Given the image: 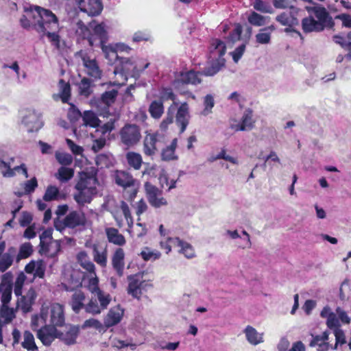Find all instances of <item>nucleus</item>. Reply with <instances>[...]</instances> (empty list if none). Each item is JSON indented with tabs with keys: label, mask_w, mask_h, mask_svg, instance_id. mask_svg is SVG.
<instances>
[{
	"label": "nucleus",
	"mask_w": 351,
	"mask_h": 351,
	"mask_svg": "<svg viewBox=\"0 0 351 351\" xmlns=\"http://www.w3.org/2000/svg\"><path fill=\"white\" fill-rule=\"evenodd\" d=\"M309 12L313 14L304 18L302 20V27L305 33L320 32L325 27H332L334 21L326 9L322 6L311 8Z\"/></svg>",
	"instance_id": "1"
},
{
	"label": "nucleus",
	"mask_w": 351,
	"mask_h": 351,
	"mask_svg": "<svg viewBox=\"0 0 351 351\" xmlns=\"http://www.w3.org/2000/svg\"><path fill=\"white\" fill-rule=\"evenodd\" d=\"M29 16L34 19L33 28L38 33H45L47 31H59V21L58 17L51 10L34 5V8Z\"/></svg>",
	"instance_id": "2"
},
{
	"label": "nucleus",
	"mask_w": 351,
	"mask_h": 351,
	"mask_svg": "<svg viewBox=\"0 0 351 351\" xmlns=\"http://www.w3.org/2000/svg\"><path fill=\"white\" fill-rule=\"evenodd\" d=\"M97 180L93 175L82 172L80 176V180L75 184L77 192L73 194V198L80 206L89 204L93 195L97 193Z\"/></svg>",
	"instance_id": "3"
},
{
	"label": "nucleus",
	"mask_w": 351,
	"mask_h": 351,
	"mask_svg": "<svg viewBox=\"0 0 351 351\" xmlns=\"http://www.w3.org/2000/svg\"><path fill=\"white\" fill-rule=\"evenodd\" d=\"M149 62H145L142 66L141 65H134L131 59L129 58H121L119 63L114 70V75H119L123 81L128 80V76H134L138 75L145 69L148 68Z\"/></svg>",
	"instance_id": "4"
},
{
	"label": "nucleus",
	"mask_w": 351,
	"mask_h": 351,
	"mask_svg": "<svg viewBox=\"0 0 351 351\" xmlns=\"http://www.w3.org/2000/svg\"><path fill=\"white\" fill-rule=\"evenodd\" d=\"M121 142L128 148L137 145L141 138V130L136 124H126L119 132Z\"/></svg>",
	"instance_id": "5"
},
{
	"label": "nucleus",
	"mask_w": 351,
	"mask_h": 351,
	"mask_svg": "<svg viewBox=\"0 0 351 351\" xmlns=\"http://www.w3.org/2000/svg\"><path fill=\"white\" fill-rule=\"evenodd\" d=\"M86 223V218L84 213L74 210L66 215L62 221H56L55 228L57 230L62 232L66 228H75L85 226Z\"/></svg>",
	"instance_id": "6"
},
{
	"label": "nucleus",
	"mask_w": 351,
	"mask_h": 351,
	"mask_svg": "<svg viewBox=\"0 0 351 351\" xmlns=\"http://www.w3.org/2000/svg\"><path fill=\"white\" fill-rule=\"evenodd\" d=\"M47 314V323L51 326H61L64 323L63 306L58 303L51 304L49 307H42Z\"/></svg>",
	"instance_id": "7"
},
{
	"label": "nucleus",
	"mask_w": 351,
	"mask_h": 351,
	"mask_svg": "<svg viewBox=\"0 0 351 351\" xmlns=\"http://www.w3.org/2000/svg\"><path fill=\"white\" fill-rule=\"evenodd\" d=\"M146 197L149 204L154 208H160L167 205V199L162 196V190L146 182L144 184Z\"/></svg>",
	"instance_id": "8"
},
{
	"label": "nucleus",
	"mask_w": 351,
	"mask_h": 351,
	"mask_svg": "<svg viewBox=\"0 0 351 351\" xmlns=\"http://www.w3.org/2000/svg\"><path fill=\"white\" fill-rule=\"evenodd\" d=\"M70 3L76 5L82 12L90 16L99 15L103 6L100 0H66Z\"/></svg>",
	"instance_id": "9"
},
{
	"label": "nucleus",
	"mask_w": 351,
	"mask_h": 351,
	"mask_svg": "<svg viewBox=\"0 0 351 351\" xmlns=\"http://www.w3.org/2000/svg\"><path fill=\"white\" fill-rule=\"evenodd\" d=\"M40 113L34 110H28L23 117L22 123L29 132H37L43 126Z\"/></svg>",
	"instance_id": "10"
},
{
	"label": "nucleus",
	"mask_w": 351,
	"mask_h": 351,
	"mask_svg": "<svg viewBox=\"0 0 351 351\" xmlns=\"http://www.w3.org/2000/svg\"><path fill=\"white\" fill-rule=\"evenodd\" d=\"M128 293L134 298L140 300L147 284L143 280V276L140 274L130 275L128 277Z\"/></svg>",
	"instance_id": "11"
},
{
	"label": "nucleus",
	"mask_w": 351,
	"mask_h": 351,
	"mask_svg": "<svg viewBox=\"0 0 351 351\" xmlns=\"http://www.w3.org/2000/svg\"><path fill=\"white\" fill-rule=\"evenodd\" d=\"M79 326H66L63 331L57 330L56 337L60 339L66 345H73L76 343V339L80 333Z\"/></svg>",
	"instance_id": "12"
},
{
	"label": "nucleus",
	"mask_w": 351,
	"mask_h": 351,
	"mask_svg": "<svg viewBox=\"0 0 351 351\" xmlns=\"http://www.w3.org/2000/svg\"><path fill=\"white\" fill-rule=\"evenodd\" d=\"M12 274L7 272L3 275L0 284V293H1L2 305H8L12 298Z\"/></svg>",
	"instance_id": "13"
},
{
	"label": "nucleus",
	"mask_w": 351,
	"mask_h": 351,
	"mask_svg": "<svg viewBox=\"0 0 351 351\" xmlns=\"http://www.w3.org/2000/svg\"><path fill=\"white\" fill-rule=\"evenodd\" d=\"M202 75V72H195L192 70L180 73L176 78L174 85L178 86L180 84L196 85L200 84L202 82L200 75Z\"/></svg>",
	"instance_id": "14"
},
{
	"label": "nucleus",
	"mask_w": 351,
	"mask_h": 351,
	"mask_svg": "<svg viewBox=\"0 0 351 351\" xmlns=\"http://www.w3.org/2000/svg\"><path fill=\"white\" fill-rule=\"evenodd\" d=\"M124 309L120 305L112 307L104 318L105 328H108L118 324L122 319Z\"/></svg>",
	"instance_id": "15"
},
{
	"label": "nucleus",
	"mask_w": 351,
	"mask_h": 351,
	"mask_svg": "<svg viewBox=\"0 0 351 351\" xmlns=\"http://www.w3.org/2000/svg\"><path fill=\"white\" fill-rule=\"evenodd\" d=\"M226 51L225 43L219 40L215 39L212 41L209 50V59L210 62H218L223 58Z\"/></svg>",
	"instance_id": "16"
},
{
	"label": "nucleus",
	"mask_w": 351,
	"mask_h": 351,
	"mask_svg": "<svg viewBox=\"0 0 351 351\" xmlns=\"http://www.w3.org/2000/svg\"><path fill=\"white\" fill-rule=\"evenodd\" d=\"M190 119L189 108L187 103H182L178 108L176 122L178 126L180 128V132L182 133L185 131Z\"/></svg>",
	"instance_id": "17"
},
{
	"label": "nucleus",
	"mask_w": 351,
	"mask_h": 351,
	"mask_svg": "<svg viewBox=\"0 0 351 351\" xmlns=\"http://www.w3.org/2000/svg\"><path fill=\"white\" fill-rule=\"evenodd\" d=\"M73 29L79 39H87L89 45L91 47L94 46V38L91 27H90V23L88 25H86L83 21L79 20L75 24Z\"/></svg>",
	"instance_id": "18"
},
{
	"label": "nucleus",
	"mask_w": 351,
	"mask_h": 351,
	"mask_svg": "<svg viewBox=\"0 0 351 351\" xmlns=\"http://www.w3.org/2000/svg\"><path fill=\"white\" fill-rule=\"evenodd\" d=\"M83 65L85 67L86 73L95 80H99L102 75V71L100 69L97 61L90 59L87 56L82 58Z\"/></svg>",
	"instance_id": "19"
},
{
	"label": "nucleus",
	"mask_w": 351,
	"mask_h": 351,
	"mask_svg": "<svg viewBox=\"0 0 351 351\" xmlns=\"http://www.w3.org/2000/svg\"><path fill=\"white\" fill-rule=\"evenodd\" d=\"M158 134H147L143 141V153L147 156H153L158 152Z\"/></svg>",
	"instance_id": "20"
},
{
	"label": "nucleus",
	"mask_w": 351,
	"mask_h": 351,
	"mask_svg": "<svg viewBox=\"0 0 351 351\" xmlns=\"http://www.w3.org/2000/svg\"><path fill=\"white\" fill-rule=\"evenodd\" d=\"M57 329L50 325L38 330L36 336L45 346H49L56 337Z\"/></svg>",
	"instance_id": "21"
},
{
	"label": "nucleus",
	"mask_w": 351,
	"mask_h": 351,
	"mask_svg": "<svg viewBox=\"0 0 351 351\" xmlns=\"http://www.w3.org/2000/svg\"><path fill=\"white\" fill-rule=\"evenodd\" d=\"M90 27H91L92 34L94 38V45H95L96 39L99 40V45H104L107 40L106 27L104 23L97 24L96 21H93L90 22Z\"/></svg>",
	"instance_id": "22"
},
{
	"label": "nucleus",
	"mask_w": 351,
	"mask_h": 351,
	"mask_svg": "<svg viewBox=\"0 0 351 351\" xmlns=\"http://www.w3.org/2000/svg\"><path fill=\"white\" fill-rule=\"evenodd\" d=\"M113 177L115 183L125 189L133 186L136 182L132 176L125 171H116Z\"/></svg>",
	"instance_id": "23"
},
{
	"label": "nucleus",
	"mask_w": 351,
	"mask_h": 351,
	"mask_svg": "<svg viewBox=\"0 0 351 351\" xmlns=\"http://www.w3.org/2000/svg\"><path fill=\"white\" fill-rule=\"evenodd\" d=\"M169 241L173 243L175 246L180 247V253H182L187 258H192L195 256V250L193 246L188 242L181 240L178 237H169Z\"/></svg>",
	"instance_id": "24"
},
{
	"label": "nucleus",
	"mask_w": 351,
	"mask_h": 351,
	"mask_svg": "<svg viewBox=\"0 0 351 351\" xmlns=\"http://www.w3.org/2000/svg\"><path fill=\"white\" fill-rule=\"evenodd\" d=\"M125 253L122 248H117L112 257V265L119 276H122L125 266Z\"/></svg>",
	"instance_id": "25"
},
{
	"label": "nucleus",
	"mask_w": 351,
	"mask_h": 351,
	"mask_svg": "<svg viewBox=\"0 0 351 351\" xmlns=\"http://www.w3.org/2000/svg\"><path fill=\"white\" fill-rule=\"evenodd\" d=\"M16 255V247H10L8 249L7 252L0 257V272L5 271L12 266Z\"/></svg>",
	"instance_id": "26"
},
{
	"label": "nucleus",
	"mask_w": 351,
	"mask_h": 351,
	"mask_svg": "<svg viewBox=\"0 0 351 351\" xmlns=\"http://www.w3.org/2000/svg\"><path fill=\"white\" fill-rule=\"evenodd\" d=\"M337 315L336 312H332L328 306H324L320 313V316L322 318H326V325L330 329L339 328L340 323Z\"/></svg>",
	"instance_id": "27"
},
{
	"label": "nucleus",
	"mask_w": 351,
	"mask_h": 351,
	"mask_svg": "<svg viewBox=\"0 0 351 351\" xmlns=\"http://www.w3.org/2000/svg\"><path fill=\"white\" fill-rule=\"evenodd\" d=\"M93 260L100 266L106 267L107 264V251L99 244L94 243L91 246Z\"/></svg>",
	"instance_id": "28"
},
{
	"label": "nucleus",
	"mask_w": 351,
	"mask_h": 351,
	"mask_svg": "<svg viewBox=\"0 0 351 351\" xmlns=\"http://www.w3.org/2000/svg\"><path fill=\"white\" fill-rule=\"evenodd\" d=\"M85 298V294L82 291H76L72 295L70 305L75 313H79L82 308L84 309Z\"/></svg>",
	"instance_id": "29"
},
{
	"label": "nucleus",
	"mask_w": 351,
	"mask_h": 351,
	"mask_svg": "<svg viewBox=\"0 0 351 351\" xmlns=\"http://www.w3.org/2000/svg\"><path fill=\"white\" fill-rule=\"evenodd\" d=\"M105 232L110 243L119 246H123L125 244L126 241L124 236L120 234L117 228H106Z\"/></svg>",
	"instance_id": "30"
},
{
	"label": "nucleus",
	"mask_w": 351,
	"mask_h": 351,
	"mask_svg": "<svg viewBox=\"0 0 351 351\" xmlns=\"http://www.w3.org/2000/svg\"><path fill=\"white\" fill-rule=\"evenodd\" d=\"M177 145L178 139L175 138L172 140L169 145L162 149L160 154L161 160L166 162L177 160L178 156L176 154Z\"/></svg>",
	"instance_id": "31"
},
{
	"label": "nucleus",
	"mask_w": 351,
	"mask_h": 351,
	"mask_svg": "<svg viewBox=\"0 0 351 351\" xmlns=\"http://www.w3.org/2000/svg\"><path fill=\"white\" fill-rule=\"evenodd\" d=\"M246 339L247 341L253 345L256 346L263 342V333H259L258 331L251 326H247L245 330Z\"/></svg>",
	"instance_id": "32"
},
{
	"label": "nucleus",
	"mask_w": 351,
	"mask_h": 351,
	"mask_svg": "<svg viewBox=\"0 0 351 351\" xmlns=\"http://www.w3.org/2000/svg\"><path fill=\"white\" fill-rule=\"evenodd\" d=\"M328 339V333L324 332L321 335L313 336V339L309 343L311 347L318 346L319 351H327L329 347L328 343L326 342Z\"/></svg>",
	"instance_id": "33"
},
{
	"label": "nucleus",
	"mask_w": 351,
	"mask_h": 351,
	"mask_svg": "<svg viewBox=\"0 0 351 351\" xmlns=\"http://www.w3.org/2000/svg\"><path fill=\"white\" fill-rule=\"evenodd\" d=\"M47 314L43 309L40 310L39 315H34L32 317L31 326L33 330L38 332L39 327L42 328L45 326H47Z\"/></svg>",
	"instance_id": "34"
},
{
	"label": "nucleus",
	"mask_w": 351,
	"mask_h": 351,
	"mask_svg": "<svg viewBox=\"0 0 351 351\" xmlns=\"http://www.w3.org/2000/svg\"><path fill=\"white\" fill-rule=\"evenodd\" d=\"M276 20L283 26L292 27L298 24V20L290 12H284L276 17Z\"/></svg>",
	"instance_id": "35"
},
{
	"label": "nucleus",
	"mask_w": 351,
	"mask_h": 351,
	"mask_svg": "<svg viewBox=\"0 0 351 351\" xmlns=\"http://www.w3.org/2000/svg\"><path fill=\"white\" fill-rule=\"evenodd\" d=\"M252 117V110L250 108L245 110L241 121L243 127H241L239 129L245 131L251 130L254 128L255 123Z\"/></svg>",
	"instance_id": "36"
},
{
	"label": "nucleus",
	"mask_w": 351,
	"mask_h": 351,
	"mask_svg": "<svg viewBox=\"0 0 351 351\" xmlns=\"http://www.w3.org/2000/svg\"><path fill=\"white\" fill-rule=\"evenodd\" d=\"M126 160L128 165L136 170L141 169L143 159L140 154L134 152H129L126 154Z\"/></svg>",
	"instance_id": "37"
},
{
	"label": "nucleus",
	"mask_w": 351,
	"mask_h": 351,
	"mask_svg": "<svg viewBox=\"0 0 351 351\" xmlns=\"http://www.w3.org/2000/svg\"><path fill=\"white\" fill-rule=\"evenodd\" d=\"M103 53H104L105 58L108 60L109 64H114L116 62H119V60L121 58L117 52V50L112 47V46H108L101 45H100Z\"/></svg>",
	"instance_id": "38"
},
{
	"label": "nucleus",
	"mask_w": 351,
	"mask_h": 351,
	"mask_svg": "<svg viewBox=\"0 0 351 351\" xmlns=\"http://www.w3.org/2000/svg\"><path fill=\"white\" fill-rule=\"evenodd\" d=\"M151 116L156 119H160L164 113V106L162 100L153 101L149 107Z\"/></svg>",
	"instance_id": "39"
},
{
	"label": "nucleus",
	"mask_w": 351,
	"mask_h": 351,
	"mask_svg": "<svg viewBox=\"0 0 351 351\" xmlns=\"http://www.w3.org/2000/svg\"><path fill=\"white\" fill-rule=\"evenodd\" d=\"M269 16H265L256 12H252L247 17L248 22L254 26L261 27L266 25L269 21Z\"/></svg>",
	"instance_id": "40"
},
{
	"label": "nucleus",
	"mask_w": 351,
	"mask_h": 351,
	"mask_svg": "<svg viewBox=\"0 0 351 351\" xmlns=\"http://www.w3.org/2000/svg\"><path fill=\"white\" fill-rule=\"evenodd\" d=\"M84 310L87 313L93 315H99L104 311L102 308L99 306V304L94 295L89 300L88 302L85 304Z\"/></svg>",
	"instance_id": "41"
},
{
	"label": "nucleus",
	"mask_w": 351,
	"mask_h": 351,
	"mask_svg": "<svg viewBox=\"0 0 351 351\" xmlns=\"http://www.w3.org/2000/svg\"><path fill=\"white\" fill-rule=\"evenodd\" d=\"M225 59H221L218 62H210L211 64L206 67L202 72V74L206 76H213L217 73L225 65Z\"/></svg>",
	"instance_id": "42"
},
{
	"label": "nucleus",
	"mask_w": 351,
	"mask_h": 351,
	"mask_svg": "<svg viewBox=\"0 0 351 351\" xmlns=\"http://www.w3.org/2000/svg\"><path fill=\"white\" fill-rule=\"evenodd\" d=\"M61 249L60 241L54 240L49 242L45 247H41V250L45 252L47 256L50 257H55L60 252Z\"/></svg>",
	"instance_id": "43"
},
{
	"label": "nucleus",
	"mask_w": 351,
	"mask_h": 351,
	"mask_svg": "<svg viewBox=\"0 0 351 351\" xmlns=\"http://www.w3.org/2000/svg\"><path fill=\"white\" fill-rule=\"evenodd\" d=\"M22 347L27 350L35 351L38 350L34 341V337L32 332L26 330L23 333V341L21 343Z\"/></svg>",
	"instance_id": "44"
},
{
	"label": "nucleus",
	"mask_w": 351,
	"mask_h": 351,
	"mask_svg": "<svg viewBox=\"0 0 351 351\" xmlns=\"http://www.w3.org/2000/svg\"><path fill=\"white\" fill-rule=\"evenodd\" d=\"M74 175V170L71 168L61 167L56 173V177L62 182H66L71 180Z\"/></svg>",
	"instance_id": "45"
},
{
	"label": "nucleus",
	"mask_w": 351,
	"mask_h": 351,
	"mask_svg": "<svg viewBox=\"0 0 351 351\" xmlns=\"http://www.w3.org/2000/svg\"><path fill=\"white\" fill-rule=\"evenodd\" d=\"M92 83L93 82L87 77H83L82 79L78 84L80 95L88 97L92 93Z\"/></svg>",
	"instance_id": "46"
},
{
	"label": "nucleus",
	"mask_w": 351,
	"mask_h": 351,
	"mask_svg": "<svg viewBox=\"0 0 351 351\" xmlns=\"http://www.w3.org/2000/svg\"><path fill=\"white\" fill-rule=\"evenodd\" d=\"M93 295L97 298L99 306L101 307L104 311L108 308L112 301L111 295L102 290Z\"/></svg>",
	"instance_id": "47"
},
{
	"label": "nucleus",
	"mask_w": 351,
	"mask_h": 351,
	"mask_svg": "<svg viewBox=\"0 0 351 351\" xmlns=\"http://www.w3.org/2000/svg\"><path fill=\"white\" fill-rule=\"evenodd\" d=\"M82 117L83 125L95 128L99 125V120L96 114L91 111H85Z\"/></svg>",
	"instance_id": "48"
},
{
	"label": "nucleus",
	"mask_w": 351,
	"mask_h": 351,
	"mask_svg": "<svg viewBox=\"0 0 351 351\" xmlns=\"http://www.w3.org/2000/svg\"><path fill=\"white\" fill-rule=\"evenodd\" d=\"M33 252V247L30 243H25L20 246L19 252L16 255V260L19 262L21 259L26 258L31 256Z\"/></svg>",
	"instance_id": "49"
},
{
	"label": "nucleus",
	"mask_w": 351,
	"mask_h": 351,
	"mask_svg": "<svg viewBox=\"0 0 351 351\" xmlns=\"http://www.w3.org/2000/svg\"><path fill=\"white\" fill-rule=\"evenodd\" d=\"M34 8V5H30L29 8H25V14L23 15L20 19L21 25L26 29H29L31 27L33 28L34 19L32 16H29V12Z\"/></svg>",
	"instance_id": "50"
},
{
	"label": "nucleus",
	"mask_w": 351,
	"mask_h": 351,
	"mask_svg": "<svg viewBox=\"0 0 351 351\" xmlns=\"http://www.w3.org/2000/svg\"><path fill=\"white\" fill-rule=\"evenodd\" d=\"M0 315L5 323H10L15 318V310L13 308H9L8 305H1Z\"/></svg>",
	"instance_id": "51"
},
{
	"label": "nucleus",
	"mask_w": 351,
	"mask_h": 351,
	"mask_svg": "<svg viewBox=\"0 0 351 351\" xmlns=\"http://www.w3.org/2000/svg\"><path fill=\"white\" fill-rule=\"evenodd\" d=\"M60 97L63 103H68L71 97V86L69 83L65 82L63 80L59 82Z\"/></svg>",
	"instance_id": "52"
},
{
	"label": "nucleus",
	"mask_w": 351,
	"mask_h": 351,
	"mask_svg": "<svg viewBox=\"0 0 351 351\" xmlns=\"http://www.w3.org/2000/svg\"><path fill=\"white\" fill-rule=\"evenodd\" d=\"M60 195L59 189L58 187L50 185L47 186L45 195L43 196V200L46 202H51L58 199Z\"/></svg>",
	"instance_id": "53"
},
{
	"label": "nucleus",
	"mask_w": 351,
	"mask_h": 351,
	"mask_svg": "<svg viewBox=\"0 0 351 351\" xmlns=\"http://www.w3.org/2000/svg\"><path fill=\"white\" fill-rule=\"evenodd\" d=\"M141 256L144 261H155L160 257L161 254L157 250H151L149 247H145L141 251Z\"/></svg>",
	"instance_id": "54"
},
{
	"label": "nucleus",
	"mask_w": 351,
	"mask_h": 351,
	"mask_svg": "<svg viewBox=\"0 0 351 351\" xmlns=\"http://www.w3.org/2000/svg\"><path fill=\"white\" fill-rule=\"evenodd\" d=\"M253 7L256 10L263 13L272 14L274 12L272 7L262 0H254Z\"/></svg>",
	"instance_id": "55"
},
{
	"label": "nucleus",
	"mask_w": 351,
	"mask_h": 351,
	"mask_svg": "<svg viewBox=\"0 0 351 351\" xmlns=\"http://www.w3.org/2000/svg\"><path fill=\"white\" fill-rule=\"evenodd\" d=\"M81 328L82 329H86L88 328H93L96 330H98L99 331H101L104 330V324H102L99 320L95 319V318H90L88 319H86L83 324L82 325Z\"/></svg>",
	"instance_id": "56"
},
{
	"label": "nucleus",
	"mask_w": 351,
	"mask_h": 351,
	"mask_svg": "<svg viewBox=\"0 0 351 351\" xmlns=\"http://www.w3.org/2000/svg\"><path fill=\"white\" fill-rule=\"evenodd\" d=\"M215 106V101L213 97L208 94L206 95L204 99V110L201 112L203 116H207L212 112V109Z\"/></svg>",
	"instance_id": "57"
},
{
	"label": "nucleus",
	"mask_w": 351,
	"mask_h": 351,
	"mask_svg": "<svg viewBox=\"0 0 351 351\" xmlns=\"http://www.w3.org/2000/svg\"><path fill=\"white\" fill-rule=\"evenodd\" d=\"M55 156L58 162L64 166L71 165L73 160L72 156L65 152H56Z\"/></svg>",
	"instance_id": "58"
},
{
	"label": "nucleus",
	"mask_w": 351,
	"mask_h": 351,
	"mask_svg": "<svg viewBox=\"0 0 351 351\" xmlns=\"http://www.w3.org/2000/svg\"><path fill=\"white\" fill-rule=\"evenodd\" d=\"M271 36L270 32H267L265 30L261 29L258 33L255 36L256 42L260 45H268L271 42Z\"/></svg>",
	"instance_id": "59"
},
{
	"label": "nucleus",
	"mask_w": 351,
	"mask_h": 351,
	"mask_svg": "<svg viewBox=\"0 0 351 351\" xmlns=\"http://www.w3.org/2000/svg\"><path fill=\"white\" fill-rule=\"evenodd\" d=\"M117 90L112 89L108 91H106L101 95V101L104 104H105L107 106L110 105L111 104L114 103L115 98L117 96Z\"/></svg>",
	"instance_id": "60"
},
{
	"label": "nucleus",
	"mask_w": 351,
	"mask_h": 351,
	"mask_svg": "<svg viewBox=\"0 0 351 351\" xmlns=\"http://www.w3.org/2000/svg\"><path fill=\"white\" fill-rule=\"evenodd\" d=\"M0 171L5 178H12L15 176L13 170H11V163L3 161L0 158Z\"/></svg>",
	"instance_id": "61"
},
{
	"label": "nucleus",
	"mask_w": 351,
	"mask_h": 351,
	"mask_svg": "<svg viewBox=\"0 0 351 351\" xmlns=\"http://www.w3.org/2000/svg\"><path fill=\"white\" fill-rule=\"evenodd\" d=\"M119 208L123 213L128 226H131L133 224V218L128 204L125 202L121 201L120 202Z\"/></svg>",
	"instance_id": "62"
},
{
	"label": "nucleus",
	"mask_w": 351,
	"mask_h": 351,
	"mask_svg": "<svg viewBox=\"0 0 351 351\" xmlns=\"http://www.w3.org/2000/svg\"><path fill=\"white\" fill-rule=\"evenodd\" d=\"M41 36H47L49 41L56 47H59L60 45V36L58 34V31H47L45 33L40 34Z\"/></svg>",
	"instance_id": "63"
},
{
	"label": "nucleus",
	"mask_w": 351,
	"mask_h": 351,
	"mask_svg": "<svg viewBox=\"0 0 351 351\" xmlns=\"http://www.w3.org/2000/svg\"><path fill=\"white\" fill-rule=\"evenodd\" d=\"M175 110V107L171 106L167 111V117L163 119V121L160 123V129L162 130H165L168 125L173 123V111Z\"/></svg>",
	"instance_id": "64"
}]
</instances>
